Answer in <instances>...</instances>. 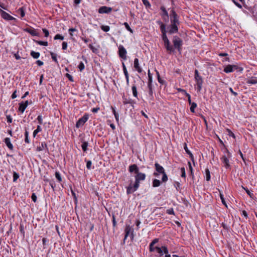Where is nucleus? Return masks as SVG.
Wrapping results in <instances>:
<instances>
[{"mask_svg": "<svg viewBox=\"0 0 257 257\" xmlns=\"http://www.w3.org/2000/svg\"><path fill=\"white\" fill-rule=\"evenodd\" d=\"M149 94L151 97V99H152L153 98V89H149Z\"/></svg>", "mask_w": 257, "mask_h": 257, "instance_id": "55", "label": "nucleus"}, {"mask_svg": "<svg viewBox=\"0 0 257 257\" xmlns=\"http://www.w3.org/2000/svg\"><path fill=\"white\" fill-rule=\"evenodd\" d=\"M155 169L158 173L160 174H163L165 172L164 168L158 163H156L155 164Z\"/></svg>", "mask_w": 257, "mask_h": 257, "instance_id": "15", "label": "nucleus"}, {"mask_svg": "<svg viewBox=\"0 0 257 257\" xmlns=\"http://www.w3.org/2000/svg\"><path fill=\"white\" fill-rule=\"evenodd\" d=\"M42 131V128L40 125H38L36 130H35L33 132V137H35L37 134Z\"/></svg>", "mask_w": 257, "mask_h": 257, "instance_id": "26", "label": "nucleus"}, {"mask_svg": "<svg viewBox=\"0 0 257 257\" xmlns=\"http://www.w3.org/2000/svg\"><path fill=\"white\" fill-rule=\"evenodd\" d=\"M122 102L124 104H132L134 103V101L132 99L127 98L123 96L122 97Z\"/></svg>", "mask_w": 257, "mask_h": 257, "instance_id": "20", "label": "nucleus"}, {"mask_svg": "<svg viewBox=\"0 0 257 257\" xmlns=\"http://www.w3.org/2000/svg\"><path fill=\"white\" fill-rule=\"evenodd\" d=\"M162 174L163 177L162 178V180L163 182H165L168 180V176L165 172L163 173Z\"/></svg>", "mask_w": 257, "mask_h": 257, "instance_id": "42", "label": "nucleus"}, {"mask_svg": "<svg viewBox=\"0 0 257 257\" xmlns=\"http://www.w3.org/2000/svg\"><path fill=\"white\" fill-rule=\"evenodd\" d=\"M170 17H171V24H176L177 25L179 24V20H178V17L176 13L175 12L174 10L171 11V14H170Z\"/></svg>", "mask_w": 257, "mask_h": 257, "instance_id": "7", "label": "nucleus"}, {"mask_svg": "<svg viewBox=\"0 0 257 257\" xmlns=\"http://www.w3.org/2000/svg\"><path fill=\"white\" fill-rule=\"evenodd\" d=\"M100 28L102 31L105 32H108L110 30V27L108 26L102 25Z\"/></svg>", "mask_w": 257, "mask_h": 257, "instance_id": "30", "label": "nucleus"}, {"mask_svg": "<svg viewBox=\"0 0 257 257\" xmlns=\"http://www.w3.org/2000/svg\"><path fill=\"white\" fill-rule=\"evenodd\" d=\"M25 142L26 143L29 144L30 141L29 139V132L27 131H26L25 132Z\"/></svg>", "mask_w": 257, "mask_h": 257, "instance_id": "28", "label": "nucleus"}, {"mask_svg": "<svg viewBox=\"0 0 257 257\" xmlns=\"http://www.w3.org/2000/svg\"><path fill=\"white\" fill-rule=\"evenodd\" d=\"M112 10L110 7L102 6L98 9V13L99 14H109L112 11Z\"/></svg>", "mask_w": 257, "mask_h": 257, "instance_id": "11", "label": "nucleus"}, {"mask_svg": "<svg viewBox=\"0 0 257 257\" xmlns=\"http://www.w3.org/2000/svg\"><path fill=\"white\" fill-rule=\"evenodd\" d=\"M89 48L92 50V51L94 53H96L97 52V49H96V48H95L94 47H93L92 46V45L91 44H89Z\"/></svg>", "mask_w": 257, "mask_h": 257, "instance_id": "39", "label": "nucleus"}, {"mask_svg": "<svg viewBox=\"0 0 257 257\" xmlns=\"http://www.w3.org/2000/svg\"><path fill=\"white\" fill-rule=\"evenodd\" d=\"M51 56L53 60L55 62L58 63L56 55L54 53L51 52Z\"/></svg>", "mask_w": 257, "mask_h": 257, "instance_id": "40", "label": "nucleus"}, {"mask_svg": "<svg viewBox=\"0 0 257 257\" xmlns=\"http://www.w3.org/2000/svg\"><path fill=\"white\" fill-rule=\"evenodd\" d=\"M62 49L63 50H66L67 48V43L66 42H63L62 43Z\"/></svg>", "mask_w": 257, "mask_h": 257, "instance_id": "53", "label": "nucleus"}, {"mask_svg": "<svg viewBox=\"0 0 257 257\" xmlns=\"http://www.w3.org/2000/svg\"><path fill=\"white\" fill-rule=\"evenodd\" d=\"M37 44L41 46H48V42L47 41H35Z\"/></svg>", "mask_w": 257, "mask_h": 257, "instance_id": "31", "label": "nucleus"}, {"mask_svg": "<svg viewBox=\"0 0 257 257\" xmlns=\"http://www.w3.org/2000/svg\"><path fill=\"white\" fill-rule=\"evenodd\" d=\"M132 89L133 96L135 97H138V92L136 86L135 85H133Z\"/></svg>", "mask_w": 257, "mask_h": 257, "instance_id": "24", "label": "nucleus"}, {"mask_svg": "<svg viewBox=\"0 0 257 257\" xmlns=\"http://www.w3.org/2000/svg\"><path fill=\"white\" fill-rule=\"evenodd\" d=\"M36 150L39 152L43 151V150H46L48 151V148L47 144L45 142H42L39 146L37 147Z\"/></svg>", "mask_w": 257, "mask_h": 257, "instance_id": "16", "label": "nucleus"}, {"mask_svg": "<svg viewBox=\"0 0 257 257\" xmlns=\"http://www.w3.org/2000/svg\"><path fill=\"white\" fill-rule=\"evenodd\" d=\"M167 213L169 214H174V211L173 208L168 209L167 210Z\"/></svg>", "mask_w": 257, "mask_h": 257, "instance_id": "54", "label": "nucleus"}, {"mask_svg": "<svg viewBox=\"0 0 257 257\" xmlns=\"http://www.w3.org/2000/svg\"><path fill=\"white\" fill-rule=\"evenodd\" d=\"M173 43L175 48L179 51H180L182 45V40L179 37L176 36L173 37Z\"/></svg>", "mask_w": 257, "mask_h": 257, "instance_id": "4", "label": "nucleus"}, {"mask_svg": "<svg viewBox=\"0 0 257 257\" xmlns=\"http://www.w3.org/2000/svg\"><path fill=\"white\" fill-rule=\"evenodd\" d=\"M156 249L157 250V252L160 254V256H162L163 255L162 247H159L156 246Z\"/></svg>", "mask_w": 257, "mask_h": 257, "instance_id": "38", "label": "nucleus"}, {"mask_svg": "<svg viewBox=\"0 0 257 257\" xmlns=\"http://www.w3.org/2000/svg\"><path fill=\"white\" fill-rule=\"evenodd\" d=\"M43 30V33H44V34H45V36L46 37H48V36H49V33L48 30H47V29H43V30Z\"/></svg>", "mask_w": 257, "mask_h": 257, "instance_id": "52", "label": "nucleus"}, {"mask_svg": "<svg viewBox=\"0 0 257 257\" xmlns=\"http://www.w3.org/2000/svg\"><path fill=\"white\" fill-rule=\"evenodd\" d=\"M78 68L79 69V70L80 71H82L83 70H84V68H85V66H84V64H83V62H81L78 66Z\"/></svg>", "mask_w": 257, "mask_h": 257, "instance_id": "41", "label": "nucleus"}, {"mask_svg": "<svg viewBox=\"0 0 257 257\" xmlns=\"http://www.w3.org/2000/svg\"><path fill=\"white\" fill-rule=\"evenodd\" d=\"M20 176L18 173L16 172H13V181L16 182L17 179L19 178Z\"/></svg>", "mask_w": 257, "mask_h": 257, "instance_id": "35", "label": "nucleus"}, {"mask_svg": "<svg viewBox=\"0 0 257 257\" xmlns=\"http://www.w3.org/2000/svg\"><path fill=\"white\" fill-rule=\"evenodd\" d=\"M36 63H37V64L38 66H41L43 65V64H44L43 62H42V61H41V60H37V61H36Z\"/></svg>", "mask_w": 257, "mask_h": 257, "instance_id": "64", "label": "nucleus"}, {"mask_svg": "<svg viewBox=\"0 0 257 257\" xmlns=\"http://www.w3.org/2000/svg\"><path fill=\"white\" fill-rule=\"evenodd\" d=\"M4 142L9 149H10L11 150H13V146L12 144L11 143V140L9 138H5Z\"/></svg>", "mask_w": 257, "mask_h": 257, "instance_id": "19", "label": "nucleus"}, {"mask_svg": "<svg viewBox=\"0 0 257 257\" xmlns=\"http://www.w3.org/2000/svg\"><path fill=\"white\" fill-rule=\"evenodd\" d=\"M178 32V28L177 25L174 24H171L170 26V29L168 31L169 33L170 34L177 33Z\"/></svg>", "mask_w": 257, "mask_h": 257, "instance_id": "13", "label": "nucleus"}, {"mask_svg": "<svg viewBox=\"0 0 257 257\" xmlns=\"http://www.w3.org/2000/svg\"><path fill=\"white\" fill-rule=\"evenodd\" d=\"M157 23L160 25V29L162 33V40L164 43L165 47L168 51L170 52L173 51V48L172 46L170 45V41L166 35L167 32L165 25L161 21H158Z\"/></svg>", "mask_w": 257, "mask_h": 257, "instance_id": "2", "label": "nucleus"}, {"mask_svg": "<svg viewBox=\"0 0 257 257\" xmlns=\"http://www.w3.org/2000/svg\"><path fill=\"white\" fill-rule=\"evenodd\" d=\"M220 199L221 200V202L222 203L226 206L227 207V204L225 202V199H224V198L223 197V194H222L221 193H220Z\"/></svg>", "mask_w": 257, "mask_h": 257, "instance_id": "43", "label": "nucleus"}, {"mask_svg": "<svg viewBox=\"0 0 257 257\" xmlns=\"http://www.w3.org/2000/svg\"><path fill=\"white\" fill-rule=\"evenodd\" d=\"M126 50L122 45H120L118 47V55L123 60L126 59Z\"/></svg>", "mask_w": 257, "mask_h": 257, "instance_id": "8", "label": "nucleus"}, {"mask_svg": "<svg viewBox=\"0 0 257 257\" xmlns=\"http://www.w3.org/2000/svg\"><path fill=\"white\" fill-rule=\"evenodd\" d=\"M159 241L158 238H155L151 242V245H155L156 243H157Z\"/></svg>", "mask_w": 257, "mask_h": 257, "instance_id": "63", "label": "nucleus"}, {"mask_svg": "<svg viewBox=\"0 0 257 257\" xmlns=\"http://www.w3.org/2000/svg\"><path fill=\"white\" fill-rule=\"evenodd\" d=\"M24 31L29 33L33 36H37L39 35L36 30L34 29L26 28L24 29Z\"/></svg>", "mask_w": 257, "mask_h": 257, "instance_id": "17", "label": "nucleus"}, {"mask_svg": "<svg viewBox=\"0 0 257 257\" xmlns=\"http://www.w3.org/2000/svg\"><path fill=\"white\" fill-rule=\"evenodd\" d=\"M37 119L38 120V123L40 124H42L43 123V118L42 115H38Z\"/></svg>", "mask_w": 257, "mask_h": 257, "instance_id": "46", "label": "nucleus"}, {"mask_svg": "<svg viewBox=\"0 0 257 257\" xmlns=\"http://www.w3.org/2000/svg\"><path fill=\"white\" fill-rule=\"evenodd\" d=\"M184 149L185 151H186V153L189 155L190 158H191V160L194 164V158L193 154L191 153V152L188 150L186 144H185Z\"/></svg>", "mask_w": 257, "mask_h": 257, "instance_id": "18", "label": "nucleus"}, {"mask_svg": "<svg viewBox=\"0 0 257 257\" xmlns=\"http://www.w3.org/2000/svg\"><path fill=\"white\" fill-rule=\"evenodd\" d=\"M142 2L143 3V4L146 7H150L151 5L148 1V0H142Z\"/></svg>", "mask_w": 257, "mask_h": 257, "instance_id": "44", "label": "nucleus"}, {"mask_svg": "<svg viewBox=\"0 0 257 257\" xmlns=\"http://www.w3.org/2000/svg\"><path fill=\"white\" fill-rule=\"evenodd\" d=\"M148 77H149L148 82H152V76L150 73V70H148Z\"/></svg>", "mask_w": 257, "mask_h": 257, "instance_id": "51", "label": "nucleus"}, {"mask_svg": "<svg viewBox=\"0 0 257 257\" xmlns=\"http://www.w3.org/2000/svg\"><path fill=\"white\" fill-rule=\"evenodd\" d=\"M188 165H189V169H190V173H191V175L192 176V177H193V168L191 166V163L190 162H188Z\"/></svg>", "mask_w": 257, "mask_h": 257, "instance_id": "60", "label": "nucleus"}, {"mask_svg": "<svg viewBox=\"0 0 257 257\" xmlns=\"http://www.w3.org/2000/svg\"><path fill=\"white\" fill-rule=\"evenodd\" d=\"M7 122L9 123H11L12 122V118L11 115L7 116Z\"/></svg>", "mask_w": 257, "mask_h": 257, "instance_id": "62", "label": "nucleus"}, {"mask_svg": "<svg viewBox=\"0 0 257 257\" xmlns=\"http://www.w3.org/2000/svg\"><path fill=\"white\" fill-rule=\"evenodd\" d=\"M181 177L185 178L186 177V173H185V169L184 168H182L181 169Z\"/></svg>", "mask_w": 257, "mask_h": 257, "instance_id": "48", "label": "nucleus"}, {"mask_svg": "<svg viewBox=\"0 0 257 257\" xmlns=\"http://www.w3.org/2000/svg\"><path fill=\"white\" fill-rule=\"evenodd\" d=\"M158 80L159 82L162 84H164L165 82V80H164L161 78L160 76H159Z\"/></svg>", "mask_w": 257, "mask_h": 257, "instance_id": "61", "label": "nucleus"}, {"mask_svg": "<svg viewBox=\"0 0 257 257\" xmlns=\"http://www.w3.org/2000/svg\"><path fill=\"white\" fill-rule=\"evenodd\" d=\"M55 177L59 182H61L62 181V178L59 172H55Z\"/></svg>", "mask_w": 257, "mask_h": 257, "instance_id": "34", "label": "nucleus"}, {"mask_svg": "<svg viewBox=\"0 0 257 257\" xmlns=\"http://www.w3.org/2000/svg\"><path fill=\"white\" fill-rule=\"evenodd\" d=\"M248 83L255 84L257 83V79L256 78H251L248 80Z\"/></svg>", "mask_w": 257, "mask_h": 257, "instance_id": "29", "label": "nucleus"}, {"mask_svg": "<svg viewBox=\"0 0 257 257\" xmlns=\"http://www.w3.org/2000/svg\"><path fill=\"white\" fill-rule=\"evenodd\" d=\"M124 240H126L127 236L131 233V239H133L134 237V229L130 225H126L124 230Z\"/></svg>", "mask_w": 257, "mask_h": 257, "instance_id": "6", "label": "nucleus"}, {"mask_svg": "<svg viewBox=\"0 0 257 257\" xmlns=\"http://www.w3.org/2000/svg\"><path fill=\"white\" fill-rule=\"evenodd\" d=\"M161 10L163 12V15H162V16H166L167 17V18H168V12L167 11H166V10L165 9V8L164 7H161Z\"/></svg>", "mask_w": 257, "mask_h": 257, "instance_id": "33", "label": "nucleus"}, {"mask_svg": "<svg viewBox=\"0 0 257 257\" xmlns=\"http://www.w3.org/2000/svg\"><path fill=\"white\" fill-rule=\"evenodd\" d=\"M227 153H228L227 156H223L221 158L222 163L224 164V166L226 168H228L230 166V165L229 164V159H228V158H230V155L228 151H227Z\"/></svg>", "mask_w": 257, "mask_h": 257, "instance_id": "12", "label": "nucleus"}, {"mask_svg": "<svg viewBox=\"0 0 257 257\" xmlns=\"http://www.w3.org/2000/svg\"><path fill=\"white\" fill-rule=\"evenodd\" d=\"M239 69V71H242L243 68L241 67H238L237 65H228L225 66L224 69V71L226 73H230L233 72L234 70H236Z\"/></svg>", "mask_w": 257, "mask_h": 257, "instance_id": "5", "label": "nucleus"}, {"mask_svg": "<svg viewBox=\"0 0 257 257\" xmlns=\"http://www.w3.org/2000/svg\"><path fill=\"white\" fill-rule=\"evenodd\" d=\"M27 108L26 106L24 104V102H21L19 103V111L21 113H23Z\"/></svg>", "mask_w": 257, "mask_h": 257, "instance_id": "21", "label": "nucleus"}, {"mask_svg": "<svg viewBox=\"0 0 257 257\" xmlns=\"http://www.w3.org/2000/svg\"><path fill=\"white\" fill-rule=\"evenodd\" d=\"M194 78L197 84V91H200L202 87L203 79L199 75L198 71L196 69L194 71Z\"/></svg>", "mask_w": 257, "mask_h": 257, "instance_id": "3", "label": "nucleus"}, {"mask_svg": "<svg viewBox=\"0 0 257 257\" xmlns=\"http://www.w3.org/2000/svg\"><path fill=\"white\" fill-rule=\"evenodd\" d=\"M113 112L114 115L116 120L117 121H118V117H119L118 114L115 111V110L114 109H113Z\"/></svg>", "mask_w": 257, "mask_h": 257, "instance_id": "50", "label": "nucleus"}, {"mask_svg": "<svg viewBox=\"0 0 257 257\" xmlns=\"http://www.w3.org/2000/svg\"><path fill=\"white\" fill-rule=\"evenodd\" d=\"M233 3L238 8L241 9L242 6L240 4H239L238 3L236 2L235 0H232Z\"/></svg>", "mask_w": 257, "mask_h": 257, "instance_id": "58", "label": "nucleus"}, {"mask_svg": "<svg viewBox=\"0 0 257 257\" xmlns=\"http://www.w3.org/2000/svg\"><path fill=\"white\" fill-rule=\"evenodd\" d=\"M205 174H206V178L207 181H209L210 180V173L208 169H205Z\"/></svg>", "mask_w": 257, "mask_h": 257, "instance_id": "27", "label": "nucleus"}, {"mask_svg": "<svg viewBox=\"0 0 257 257\" xmlns=\"http://www.w3.org/2000/svg\"><path fill=\"white\" fill-rule=\"evenodd\" d=\"M92 162L90 160L87 161L86 162V168L90 170L91 168Z\"/></svg>", "mask_w": 257, "mask_h": 257, "instance_id": "45", "label": "nucleus"}, {"mask_svg": "<svg viewBox=\"0 0 257 257\" xmlns=\"http://www.w3.org/2000/svg\"><path fill=\"white\" fill-rule=\"evenodd\" d=\"M191 107H190V111L192 112H195V108L197 107V104L195 103V102H193L192 103H191Z\"/></svg>", "mask_w": 257, "mask_h": 257, "instance_id": "32", "label": "nucleus"}, {"mask_svg": "<svg viewBox=\"0 0 257 257\" xmlns=\"http://www.w3.org/2000/svg\"><path fill=\"white\" fill-rule=\"evenodd\" d=\"M186 96H187L188 97V102L189 103V104H191V103H192L193 102H191V96L189 94L187 93H186Z\"/></svg>", "mask_w": 257, "mask_h": 257, "instance_id": "57", "label": "nucleus"}, {"mask_svg": "<svg viewBox=\"0 0 257 257\" xmlns=\"http://www.w3.org/2000/svg\"><path fill=\"white\" fill-rule=\"evenodd\" d=\"M88 145V143L87 142H83L82 144V149L84 152H86L87 150V147Z\"/></svg>", "mask_w": 257, "mask_h": 257, "instance_id": "25", "label": "nucleus"}, {"mask_svg": "<svg viewBox=\"0 0 257 257\" xmlns=\"http://www.w3.org/2000/svg\"><path fill=\"white\" fill-rule=\"evenodd\" d=\"M123 25L125 26V27L127 30H128L129 32H130L132 33H133V30L131 28V27H130V26L127 23L125 22L123 23Z\"/></svg>", "mask_w": 257, "mask_h": 257, "instance_id": "36", "label": "nucleus"}, {"mask_svg": "<svg viewBox=\"0 0 257 257\" xmlns=\"http://www.w3.org/2000/svg\"><path fill=\"white\" fill-rule=\"evenodd\" d=\"M154 245H151V243L150 244V245H149V250L151 251V252H153L155 250V249H156V247H154Z\"/></svg>", "mask_w": 257, "mask_h": 257, "instance_id": "56", "label": "nucleus"}, {"mask_svg": "<svg viewBox=\"0 0 257 257\" xmlns=\"http://www.w3.org/2000/svg\"><path fill=\"white\" fill-rule=\"evenodd\" d=\"M0 14L1 17L5 20L11 21L15 19L13 17L2 10H0Z\"/></svg>", "mask_w": 257, "mask_h": 257, "instance_id": "10", "label": "nucleus"}, {"mask_svg": "<svg viewBox=\"0 0 257 257\" xmlns=\"http://www.w3.org/2000/svg\"><path fill=\"white\" fill-rule=\"evenodd\" d=\"M161 184V182L160 180L155 179L153 181V186L154 187H159Z\"/></svg>", "mask_w": 257, "mask_h": 257, "instance_id": "23", "label": "nucleus"}, {"mask_svg": "<svg viewBox=\"0 0 257 257\" xmlns=\"http://www.w3.org/2000/svg\"><path fill=\"white\" fill-rule=\"evenodd\" d=\"M30 55L34 59H37L40 56V54L39 52H36L34 51H31L30 52Z\"/></svg>", "mask_w": 257, "mask_h": 257, "instance_id": "22", "label": "nucleus"}, {"mask_svg": "<svg viewBox=\"0 0 257 257\" xmlns=\"http://www.w3.org/2000/svg\"><path fill=\"white\" fill-rule=\"evenodd\" d=\"M31 198H32V200L34 202H36L37 199V196H36V194L35 193H33L32 194V196H31Z\"/></svg>", "mask_w": 257, "mask_h": 257, "instance_id": "49", "label": "nucleus"}, {"mask_svg": "<svg viewBox=\"0 0 257 257\" xmlns=\"http://www.w3.org/2000/svg\"><path fill=\"white\" fill-rule=\"evenodd\" d=\"M134 68L138 73H140L142 72V69L140 66L139 59L138 58H135L134 60Z\"/></svg>", "mask_w": 257, "mask_h": 257, "instance_id": "14", "label": "nucleus"}, {"mask_svg": "<svg viewBox=\"0 0 257 257\" xmlns=\"http://www.w3.org/2000/svg\"><path fill=\"white\" fill-rule=\"evenodd\" d=\"M162 248L163 250V253H164L165 254L168 253V249L166 246H162Z\"/></svg>", "mask_w": 257, "mask_h": 257, "instance_id": "47", "label": "nucleus"}, {"mask_svg": "<svg viewBox=\"0 0 257 257\" xmlns=\"http://www.w3.org/2000/svg\"><path fill=\"white\" fill-rule=\"evenodd\" d=\"M112 224L113 226L115 227L116 225V221L115 220V218L114 215H112Z\"/></svg>", "mask_w": 257, "mask_h": 257, "instance_id": "59", "label": "nucleus"}, {"mask_svg": "<svg viewBox=\"0 0 257 257\" xmlns=\"http://www.w3.org/2000/svg\"><path fill=\"white\" fill-rule=\"evenodd\" d=\"M128 171L130 173L134 172L136 175L135 182L133 186L131 184L126 189V193L127 194H132L136 191L140 186L141 181H144L146 179V175L143 173L140 172L139 169L136 164H133L129 166Z\"/></svg>", "mask_w": 257, "mask_h": 257, "instance_id": "1", "label": "nucleus"}, {"mask_svg": "<svg viewBox=\"0 0 257 257\" xmlns=\"http://www.w3.org/2000/svg\"><path fill=\"white\" fill-rule=\"evenodd\" d=\"M88 119V115L85 114L83 117L79 119L76 123V127L79 128L84 125V124L87 121Z\"/></svg>", "mask_w": 257, "mask_h": 257, "instance_id": "9", "label": "nucleus"}, {"mask_svg": "<svg viewBox=\"0 0 257 257\" xmlns=\"http://www.w3.org/2000/svg\"><path fill=\"white\" fill-rule=\"evenodd\" d=\"M54 40H63L64 39V37L63 36H62L60 34H57L55 35V36L54 37Z\"/></svg>", "mask_w": 257, "mask_h": 257, "instance_id": "37", "label": "nucleus"}]
</instances>
